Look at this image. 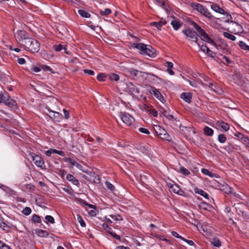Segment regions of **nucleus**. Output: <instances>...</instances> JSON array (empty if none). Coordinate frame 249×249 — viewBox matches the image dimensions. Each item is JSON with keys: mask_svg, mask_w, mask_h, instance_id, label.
I'll return each mask as SVG.
<instances>
[{"mask_svg": "<svg viewBox=\"0 0 249 249\" xmlns=\"http://www.w3.org/2000/svg\"><path fill=\"white\" fill-rule=\"evenodd\" d=\"M192 25L198 33L190 29H185L182 31V32L186 35L189 40H192L197 43V36H199L201 39L205 42L210 43L215 47L216 46L214 41L208 35L196 22H193Z\"/></svg>", "mask_w": 249, "mask_h": 249, "instance_id": "obj_1", "label": "nucleus"}, {"mask_svg": "<svg viewBox=\"0 0 249 249\" xmlns=\"http://www.w3.org/2000/svg\"><path fill=\"white\" fill-rule=\"evenodd\" d=\"M22 46L26 51L32 53H36L39 51L40 44L36 40L29 37Z\"/></svg>", "mask_w": 249, "mask_h": 249, "instance_id": "obj_2", "label": "nucleus"}, {"mask_svg": "<svg viewBox=\"0 0 249 249\" xmlns=\"http://www.w3.org/2000/svg\"><path fill=\"white\" fill-rule=\"evenodd\" d=\"M134 45L136 48L149 57H155L156 56L155 50L151 46L146 45L143 43H136Z\"/></svg>", "mask_w": 249, "mask_h": 249, "instance_id": "obj_3", "label": "nucleus"}, {"mask_svg": "<svg viewBox=\"0 0 249 249\" xmlns=\"http://www.w3.org/2000/svg\"><path fill=\"white\" fill-rule=\"evenodd\" d=\"M14 36L17 41L21 46L29 38L28 34L24 30H18L14 33Z\"/></svg>", "mask_w": 249, "mask_h": 249, "instance_id": "obj_4", "label": "nucleus"}, {"mask_svg": "<svg viewBox=\"0 0 249 249\" xmlns=\"http://www.w3.org/2000/svg\"><path fill=\"white\" fill-rule=\"evenodd\" d=\"M120 116L122 121L127 125H131L135 121L134 118L127 113L121 112Z\"/></svg>", "mask_w": 249, "mask_h": 249, "instance_id": "obj_5", "label": "nucleus"}, {"mask_svg": "<svg viewBox=\"0 0 249 249\" xmlns=\"http://www.w3.org/2000/svg\"><path fill=\"white\" fill-rule=\"evenodd\" d=\"M168 185L170 191H172L179 196H186V193L180 189V186L178 185L177 184L169 183Z\"/></svg>", "mask_w": 249, "mask_h": 249, "instance_id": "obj_6", "label": "nucleus"}, {"mask_svg": "<svg viewBox=\"0 0 249 249\" xmlns=\"http://www.w3.org/2000/svg\"><path fill=\"white\" fill-rule=\"evenodd\" d=\"M32 160L38 167L44 169L45 167L44 162L43 159L39 156L32 153L31 155Z\"/></svg>", "mask_w": 249, "mask_h": 249, "instance_id": "obj_7", "label": "nucleus"}, {"mask_svg": "<svg viewBox=\"0 0 249 249\" xmlns=\"http://www.w3.org/2000/svg\"><path fill=\"white\" fill-rule=\"evenodd\" d=\"M230 23H231V27L232 29V32L234 34H238L244 32L242 26L236 22L231 20Z\"/></svg>", "mask_w": 249, "mask_h": 249, "instance_id": "obj_8", "label": "nucleus"}, {"mask_svg": "<svg viewBox=\"0 0 249 249\" xmlns=\"http://www.w3.org/2000/svg\"><path fill=\"white\" fill-rule=\"evenodd\" d=\"M47 110L49 112V116L51 119L57 122H59L62 119L63 115L61 113L52 111L50 108H47Z\"/></svg>", "mask_w": 249, "mask_h": 249, "instance_id": "obj_9", "label": "nucleus"}, {"mask_svg": "<svg viewBox=\"0 0 249 249\" xmlns=\"http://www.w3.org/2000/svg\"><path fill=\"white\" fill-rule=\"evenodd\" d=\"M128 72L131 76H135V77H136L138 78L142 76L143 74H146L147 75H150L156 77V75H155L154 74H151L150 73L144 72H142V71H138V70H137L135 69H131L129 70Z\"/></svg>", "mask_w": 249, "mask_h": 249, "instance_id": "obj_10", "label": "nucleus"}, {"mask_svg": "<svg viewBox=\"0 0 249 249\" xmlns=\"http://www.w3.org/2000/svg\"><path fill=\"white\" fill-rule=\"evenodd\" d=\"M206 85L208 86L210 90L213 91L216 93L221 94L223 92L222 89L218 86L216 83L210 82L208 84H206Z\"/></svg>", "mask_w": 249, "mask_h": 249, "instance_id": "obj_11", "label": "nucleus"}, {"mask_svg": "<svg viewBox=\"0 0 249 249\" xmlns=\"http://www.w3.org/2000/svg\"><path fill=\"white\" fill-rule=\"evenodd\" d=\"M65 161L70 163L71 165L75 166L79 170L84 171L82 166L74 159L71 158H67L66 159Z\"/></svg>", "mask_w": 249, "mask_h": 249, "instance_id": "obj_12", "label": "nucleus"}, {"mask_svg": "<svg viewBox=\"0 0 249 249\" xmlns=\"http://www.w3.org/2000/svg\"><path fill=\"white\" fill-rule=\"evenodd\" d=\"M53 49L56 52H60L63 50L67 54H70V53L67 51V46L65 44L55 45L53 46Z\"/></svg>", "mask_w": 249, "mask_h": 249, "instance_id": "obj_13", "label": "nucleus"}, {"mask_svg": "<svg viewBox=\"0 0 249 249\" xmlns=\"http://www.w3.org/2000/svg\"><path fill=\"white\" fill-rule=\"evenodd\" d=\"M210 7L214 12L222 15L225 14V10L222 8H221L216 3H213Z\"/></svg>", "mask_w": 249, "mask_h": 249, "instance_id": "obj_14", "label": "nucleus"}, {"mask_svg": "<svg viewBox=\"0 0 249 249\" xmlns=\"http://www.w3.org/2000/svg\"><path fill=\"white\" fill-rule=\"evenodd\" d=\"M151 89L154 96L161 102L163 103L165 101V100L160 92L155 88L151 87Z\"/></svg>", "mask_w": 249, "mask_h": 249, "instance_id": "obj_15", "label": "nucleus"}, {"mask_svg": "<svg viewBox=\"0 0 249 249\" xmlns=\"http://www.w3.org/2000/svg\"><path fill=\"white\" fill-rule=\"evenodd\" d=\"M192 94L190 92H183L180 95V98L187 103L191 102Z\"/></svg>", "mask_w": 249, "mask_h": 249, "instance_id": "obj_16", "label": "nucleus"}, {"mask_svg": "<svg viewBox=\"0 0 249 249\" xmlns=\"http://www.w3.org/2000/svg\"><path fill=\"white\" fill-rule=\"evenodd\" d=\"M166 24V21L164 19H161L159 22H152L150 25L156 27L159 30H161L162 26Z\"/></svg>", "mask_w": 249, "mask_h": 249, "instance_id": "obj_17", "label": "nucleus"}, {"mask_svg": "<svg viewBox=\"0 0 249 249\" xmlns=\"http://www.w3.org/2000/svg\"><path fill=\"white\" fill-rule=\"evenodd\" d=\"M66 179L70 182H71L73 185L79 187L80 185L79 181L73 175L68 174L66 176Z\"/></svg>", "mask_w": 249, "mask_h": 249, "instance_id": "obj_18", "label": "nucleus"}, {"mask_svg": "<svg viewBox=\"0 0 249 249\" xmlns=\"http://www.w3.org/2000/svg\"><path fill=\"white\" fill-rule=\"evenodd\" d=\"M52 154H58L61 156H64V152L54 149H50L45 152V154L48 157H50Z\"/></svg>", "mask_w": 249, "mask_h": 249, "instance_id": "obj_19", "label": "nucleus"}, {"mask_svg": "<svg viewBox=\"0 0 249 249\" xmlns=\"http://www.w3.org/2000/svg\"><path fill=\"white\" fill-rule=\"evenodd\" d=\"M191 7L193 9L196 10L200 13H202L205 8L202 5L196 2L192 3Z\"/></svg>", "mask_w": 249, "mask_h": 249, "instance_id": "obj_20", "label": "nucleus"}, {"mask_svg": "<svg viewBox=\"0 0 249 249\" xmlns=\"http://www.w3.org/2000/svg\"><path fill=\"white\" fill-rule=\"evenodd\" d=\"M154 129L157 135L159 136L161 135V134H162L163 133H164V132L166 131L164 128H162L159 125H154Z\"/></svg>", "mask_w": 249, "mask_h": 249, "instance_id": "obj_21", "label": "nucleus"}, {"mask_svg": "<svg viewBox=\"0 0 249 249\" xmlns=\"http://www.w3.org/2000/svg\"><path fill=\"white\" fill-rule=\"evenodd\" d=\"M194 191L196 194L200 195V196L205 197L206 199H209L208 194L203 190L198 188H196Z\"/></svg>", "mask_w": 249, "mask_h": 249, "instance_id": "obj_22", "label": "nucleus"}, {"mask_svg": "<svg viewBox=\"0 0 249 249\" xmlns=\"http://www.w3.org/2000/svg\"><path fill=\"white\" fill-rule=\"evenodd\" d=\"M165 66L167 68V71L168 73L171 75H173L174 74V72L172 70V69L173 67V64L171 62L168 61L166 62Z\"/></svg>", "mask_w": 249, "mask_h": 249, "instance_id": "obj_23", "label": "nucleus"}, {"mask_svg": "<svg viewBox=\"0 0 249 249\" xmlns=\"http://www.w3.org/2000/svg\"><path fill=\"white\" fill-rule=\"evenodd\" d=\"M4 104L14 109H16L17 108L16 102L11 98L9 99L8 101H6Z\"/></svg>", "mask_w": 249, "mask_h": 249, "instance_id": "obj_24", "label": "nucleus"}, {"mask_svg": "<svg viewBox=\"0 0 249 249\" xmlns=\"http://www.w3.org/2000/svg\"><path fill=\"white\" fill-rule=\"evenodd\" d=\"M36 235L39 237H46L49 235L47 231L42 230H38L36 231Z\"/></svg>", "mask_w": 249, "mask_h": 249, "instance_id": "obj_25", "label": "nucleus"}, {"mask_svg": "<svg viewBox=\"0 0 249 249\" xmlns=\"http://www.w3.org/2000/svg\"><path fill=\"white\" fill-rule=\"evenodd\" d=\"M204 133L205 135L211 136L213 134V130L208 126H205L203 128Z\"/></svg>", "mask_w": 249, "mask_h": 249, "instance_id": "obj_26", "label": "nucleus"}, {"mask_svg": "<svg viewBox=\"0 0 249 249\" xmlns=\"http://www.w3.org/2000/svg\"><path fill=\"white\" fill-rule=\"evenodd\" d=\"M217 124L218 125L225 131H227L229 129V125L227 123L223 121H219Z\"/></svg>", "mask_w": 249, "mask_h": 249, "instance_id": "obj_27", "label": "nucleus"}, {"mask_svg": "<svg viewBox=\"0 0 249 249\" xmlns=\"http://www.w3.org/2000/svg\"><path fill=\"white\" fill-rule=\"evenodd\" d=\"M160 137L162 139L169 142H171L172 140V137L169 135L166 131L164 132V133H163L162 134H161Z\"/></svg>", "mask_w": 249, "mask_h": 249, "instance_id": "obj_28", "label": "nucleus"}, {"mask_svg": "<svg viewBox=\"0 0 249 249\" xmlns=\"http://www.w3.org/2000/svg\"><path fill=\"white\" fill-rule=\"evenodd\" d=\"M200 14L209 19H211L213 18V16L211 14V13L209 11V10L205 8H204V9L202 11V13H201Z\"/></svg>", "mask_w": 249, "mask_h": 249, "instance_id": "obj_29", "label": "nucleus"}, {"mask_svg": "<svg viewBox=\"0 0 249 249\" xmlns=\"http://www.w3.org/2000/svg\"><path fill=\"white\" fill-rule=\"evenodd\" d=\"M223 35L225 37L228 38L229 39H230L232 41H234L236 39V37L235 36H234V35L231 34L228 32H224L223 33Z\"/></svg>", "mask_w": 249, "mask_h": 249, "instance_id": "obj_30", "label": "nucleus"}, {"mask_svg": "<svg viewBox=\"0 0 249 249\" xmlns=\"http://www.w3.org/2000/svg\"><path fill=\"white\" fill-rule=\"evenodd\" d=\"M238 45L242 49L249 51V46H248L245 42L240 41H239Z\"/></svg>", "mask_w": 249, "mask_h": 249, "instance_id": "obj_31", "label": "nucleus"}, {"mask_svg": "<svg viewBox=\"0 0 249 249\" xmlns=\"http://www.w3.org/2000/svg\"><path fill=\"white\" fill-rule=\"evenodd\" d=\"M78 13L81 16L84 18H89L90 17V14L84 10H79Z\"/></svg>", "mask_w": 249, "mask_h": 249, "instance_id": "obj_32", "label": "nucleus"}, {"mask_svg": "<svg viewBox=\"0 0 249 249\" xmlns=\"http://www.w3.org/2000/svg\"><path fill=\"white\" fill-rule=\"evenodd\" d=\"M32 220L33 222L36 223H40L41 222L40 216L36 214L33 215Z\"/></svg>", "mask_w": 249, "mask_h": 249, "instance_id": "obj_33", "label": "nucleus"}, {"mask_svg": "<svg viewBox=\"0 0 249 249\" xmlns=\"http://www.w3.org/2000/svg\"><path fill=\"white\" fill-rule=\"evenodd\" d=\"M171 24L175 30H178L181 25L180 24L178 21L176 20L172 21Z\"/></svg>", "mask_w": 249, "mask_h": 249, "instance_id": "obj_34", "label": "nucleus"}, {"mask_svg": "<svg viewBox=\"0 0 249 249\" xmlns=\"http://www.w3.org/2000/svg\"><path fill=\"white\" fill-rule=\"evenodd\" d=\"M111 11L109 8H107V9H105L104 10H100V15L103 16H107L109 14H110L111 13Z\"/></svg>", "mask_w": 249, "mask_h": 249, "instance_id": "obj_35", "label": "nucleus"}, {"mask_svg": "<svg viewBox=\"0 0 249 249\" xmlns=\"http://www.w3.org/2000/svg\"><path fill=\"white\" fill-rule=\"evenodd\" d=\"M179 172L184 175H188L190 174V171L183 167H181L179 169Z\"/></svg>", "mask_w": 249, "mask_h": 249, "instance_id": "obj_36", "label": "nucleus"}, {"mask_svg": "<svg viewBox=\"0 0 249 249\" xmlns=\"http://www.w3.org/2000/svg\"><path fill=\"white\" fill-rule=\"evenodd\" d=\"M32 210L30 207H25L22 211V213L25 215H29L31 214Z\"/></svg>", "mask_w": 249, "mask_h": 249, "instance_id": "obj_37", "label": "nucleus"}, {"mask_svg": "<svg viewBox=\"0 0 249 249\" xmlns=\"http://www.w3.org/2000/svg\"><path fill=\"white\" fill-rule=\"evenodd\" d=\"M218 140L220 143H223L226 142L227 138L224 134H221L218 135Z\"/></svg>", "mask_w": 249, "mask_h": 249, "instance_id": "obj_38", "label": "nucleus"}, {"mask_svg": "<svg viewBox=\"0 0 249 249\" xmlns=\"http://www.w3.org/2000/svg\"><path fill=\"white\" fill-rule=\"evenodd\" d=\"M212 243L214 246L216 247H219L221 246V243L219 240L216 238L213 239Z\"/></svg>", "mask_w": 249, "mask_h": 249, "instance_id": "obj_39", "label": "nucleus"}, {"mask_svg": "<svg viewBox=\"0 0 249 249\" xmlns=\"http://www.w3.org/2000/svg\"><path fill=\"white\" fill-rule=\"evenodd\" d=\"M198 46L200 47V50L204 53H208V51H209V49L205 45H200L198 43H196Z\"/></svg>", "mask_w": 249, "mask_h": 249, "instance_id": "obj_40", "label": "nucleus"}, {"mask_svg": "<svg viewBox=\"0 0 249 249\" xmlns=\"http://www.w3.org/2000/svg\"><path fill=\"white\" fill-rule=\"evenodd\" d=\"M97 78L100 81H104L106 80V76L104 73H101L98 75Z\"/></svg>", "mask_w": 249, "mask_h": 249, "instance_id": "obj_41", "label": "nucleus"}, {"mask_svg": "<svg viewBox=\"0 0 249 249\" xmlns=\"http://www.w3.org/2000/svg\"><path fill=\"white\" fill-rule=\"evenodd\" d=\"M221 56L222 58L221 59L223 63L229 64L231 63V60L227 57L223 55H222Z\"/></svg>", "mask_w": 249, "mask_h": 249, "instance_id": "obj_42", "label": "nucleus"}, {"mask_svg": "<svg viewBox=\"0 0 249 249\" xmlns=\"http://www.w3.org/2000/svg\"><path fill=\"white\" fill-rule=\"evenodd\" d=\"M77 219V221H78V222L80 223V225L82 227H84L86 226V224H85L84 220L83 219L82 217L80 215H78Z\"/></svg>", "mask_w": 249, "mask_h": 249, "instance_id": "obj_43", "label": "nucleus"}, {"mask_svg": "<svg viewBox=\"0 0 249 249\" xmlns=\"http://www.w3.org/2000/svg\"><path fill=\"white\" fill-rule=\"evenodd\" d=\"M45 218L47 221V222H50L52 224H53L54 223V219L53 217L51 215H46L45 217Z\"/></svg>", "mask_w": 249, "mask_h": 249, "instance_id": "obj_44", "label": "nucleus"}, {"mask_svg": "<svg viewBox=\"0 0 249 249\" xmlns=\"http://www.w3.org/2000/svg\"><path fill=\"white\" fill-rule=\"evenodd\" d=\"M105 185H106V186L107 187V188L108 190H110L111 191H113L115 190L114 186L111 183H110V182H106L105 183Z\"/></svg>", "mask_w": 249, "mask_h": 249, "instance_id": "obj_45", "label": "nucleus"}, {"mask_svg": "<svg viewBox=\"0 0 249 249\" xmlns=\"http://www.w3.org/2000/svg\"><path fill=\"white\" fill-rule=\"evenodd\" d=\"M201 172L204 174V175H208L209 176V177H213V175L212 173H211L208 169H205V168H203L201 169Z\"/></svg>", "mask_w": 249, "mask_h": 249, "instance_id": "obj_46", "label": "nucleus"}, {"mask_svg": "<svg viewBox=\"0 0 249 249\" xmlns=\"http://www.w3.org/2000/svg\"><path fill=\"white\" fill-rule=\"evenodd\" d=\"M110 78L112 80L117 81L119 80V76L118 74L111 73L110 74Z\"/></svg>", "mask_w": 249, "mask_h": 249, "instance_id": "obj_47", "label": "nucleus"}, {"mask_svg": "<svg viewBox=\"0 0 249 249\" xmlns=\"http://www.w3.org/2000/svg\"><path fill=\"white\" fill-rule=\"evenodd\" d=\"M222 15H225L226 16V18H227L226 20V22H229L231 21L230 20L232 18V17L231 16L229 13L225 11V14H223Z\"/></svg>", "mask_w": 249, "mask_h": 249, "instance_id": "obj_48", "label": "nucleus"}, {"mask_svg": "<svg viewBox=\"0 0 249 249\" xmlns=\"http://www.w3.org/2000/svg\"><path fill=\"white\" fill-rule=\"evenodd\" d=\"M0 248L1 249H12L8 245L4 244L2 241H0Z\"/></svg>", "mask_w": 249, "mask_h": 249, "instance_id": "obj_49", "label": "nucleus"}, {"mask_svg": "<svg viewBox=\"0 0 249 249\" xmlns=\"http://www.w3.org/2000/svg\"><path fill=\"white\" fill-rule=\"evenodd\" d=\"M103 228L104 229H105L106 231H107V232H108L109 233H110V232L112 231V229L108 227V226L107 225V224H106V223H104L102 224V225Z\"/></svg>", "mask_w": 249, "mask_h": 249, "instance_id": "obj_50", "label": "nucleus"}, {"mask_svg": "<svg viewBox=\"0 0 249 249\" xmlns=\"http://www.w3.org/2000/svg\"><path fill=\"white\" fill-rule=\"evenodd\" d=\"M109 216L113 219L116 221H120L122 219L121 216L119 215H109Z\"/></svg>", "mask_w": 249, "mask_h": 249, "instance_id": "obj_51", "label": "nucleus"}, {"mask_svg": "<svg viewBox=\"0 0 249 249\" xmlns=\"http://www.w3.org/2000/svg\"><path fill=\"white\" fill-rule=\"evenodd\" d=\"M242 143L246 146L249 142V138L247 137L243 136L241 137Z\"/></svg>", "mask_w": 249, "mask_h": 249, "instance_id": "obj_52", "label": "nucleus"}, {"mask_svg": "<svg viewBox=\"0 0 249 249\" xmlns=\"http://www.w3.org/2000/svg\"><path fill=\"white\" fill-rule=\"evenodd\" d=\"M139 131L143 134H149L150 133L149 130L147 129L144 127L139 128Z\"/></svg>", "mask_w": 249, "mask_h": 249, "instance_id": "obj_53", "label": "nucleus"}, {"mask_svg": "<svg viewBox=\"0 0 249 249\" xmlns=\"http://www.w3.org/2000/svg\"><path fill=\"white\" fill-rule=\"evenodd\" d=\"M62 190L69 194H71L73 191L71 188L70 187H63L62 188Z\"/></svg>", "mask_w": 249, "mask_h": 249, "instance_id": "obj_54", "label": "nucleus"}, {"mask_svg": "<svg viewBox=\"0 0 249 249\" xmlns=\"http://www.w3.org/2000/svg\"><path fill=\"white\" fill-rule=\"evenodd\" d=\"M182 240L184 241L185 242L187 243L190 246H193L195 245V243L192 240H189L186 239L184 237H183V238L182 239Z\"/></svg>", "mask_w": 249, "mask_h": 249, "instance_id": "obj_55", "label": "nucleus"}, {"mask_svg": "<svg viewBox=\"0 0 249 249\" xmlns=\"http://www.w3.org/2000/svg\"><path fill=\"white\" fill-rule=\"evenodd\" d=\"M63 112L64 114V116H65V119H69L70 117L69 111L65 109H63Z\"/></svg>", "mask_w": 249, "mask_h": 249, "instance_id": "obj_56", "label": "nucleus"}, {"mask_svg": "<svg viewBox=\"0 0 249 249\" xmlns=\"http://www.w3.org/2000/svg\"><path fill=\"white\" fill-rule=\"evenodd\" d=\"M171 234L172 235L176 237V238H179V239H180L181 240H182V239L183 238V237L181 236V235H179L177 232L176 231H173L171 232Z\"/></svg>", "mask_w": 249, "mask_h": 249, "instance_id": "obj_57", "label": "nucleus"}, {"mask_svg": "<svg viewBox=\"0 0 249 249\" xmlns=\"http://www.w3.org/2000/svg\"><path fill=\"white\" fill-rule=\"evenodd\" d=\"M10 97L7 94V93H5L4 94H3V103L4 104H5V103L6 102V101H8V100H9V99H10Z\"/></svg>", "mask_w": 249, "mask_h": 249, "instance_id": "obj_58", "label": "nucleus"}, {"mask_svg": "<svg viewBox=\"0 0 249 249\" xmlns=\"http://www.w3.org/2000/svg\"><path fill=\"white\" fill-rule=\"evenodd\" d=\"M84 72L90 75H93L94 74V71L90 70L85 69L84 70Z\"/></svg>", "mask_w": 249, "mask_h": 249, "instance_id": "obj_59", "label": "nucleus"}, {"mask_svg": "<svg viewBox=\"0 0 249 249\" xmlns=\"http://www.w3.org/2000/svg\"><path fill=\"white\" fill-rule=\"evenodd\" d=\"M17 62L20 65H23L25 63L26 61L23 58H18Z\"/></svg>", "mask_w": 249, "mask_h": 249, "instance_id": "obj_60", "label": "nucleus"}, {"mask_svg": "<svg viewBox=\"0 0 249 249\" xmlns=\"http://www.w3.org/2000/svg\"><path fill=\"white\" fill-rule=\"evenodd\" d=\"M110 234L116 239L120 240V237L119 235L116 234L115 232L113 231H111Z\"/></svg>", "mask_w": 249, "mask_h": 249, "instance_id": "obj_61", "label": "nucleus"}, {"mask_svg": "<svg viewBox=\"0 0 249 249\" xmlns=\"http://www.w3.org/2000/svg\"><path fill=\"white\" fill-rule=\"evenodd\" d=\"M207 54L209 56L211 57H214L215 56V53L210 49L209 51H208V53H207Z\"/></svg>", "mask_w": 249, "mask_h": 249, "instance_id": "obj_62", "label": "nucleus"}, {"mask_svg": "<svg viewBox=\"0 0 249 249\" xmlns=\"http://www.w3.org/2000/svg\"><path fill=\"white\" fill-rule=\"evenodd\" d=\"M7 227L6 224L3 222L2 220L0 221V228L2 229L3 230H5V228Z\"/></svg>", "mask_w": 249, "mask_h": 249, "instance_id": "obj_63", "label": "nucleus"}, {"mask_svg": "<svg viewBox=\"0 0 249 249\" xmlns=\"http://www.w3.org/2000/svg\"><path fill=\"white\" fill-rule=\"evenodd\" d=\"M141 150L142 152L145 155H147L149 152V149L145 147H142Z\"/></svg>", "mask_w": 249, "mask_h": 249, "instance_id": "obj_64", "label": "nucleus"}]
</instances>
